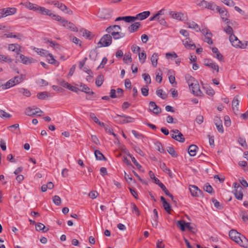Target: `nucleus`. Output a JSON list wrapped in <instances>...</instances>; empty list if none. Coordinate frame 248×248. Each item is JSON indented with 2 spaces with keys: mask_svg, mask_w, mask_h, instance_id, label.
<instances>
[{
  "mask_svg": "<svg viewBox=\"0 0 248 248\" xmlns=\"http://www.w3.org/2000/svg\"><path fill=\"white\" fill-rule=\"evenodd\" d=\"M163 206L164 207V209L166 211V212L169 214H170L171 207L170 203L166 202L163 204Z\"/></svg>",
  "mask_w": 248,
  "mask_h": 248,
  "instance_id": "nucleus-61",
  "label": "nucleus"
},
{
  "mask_svg": "<svg viewBox=\"0 0 248 248\" xmlns=\"http://www.w3.org/2000/svg\"><path fill=\"white\" fill-rule=\"evenodd\" d=\"M138 55L140 62L141 63H144L146 59V54L145 52L143 50L141 52H140Z\"/></svg>",
  "mask_w": 248,
  "mask_h": 248,
  "instance_id": "nucleus-43",
  "label": "nucleus"
},
{
  "mask_svg": "<svg viewBox=\"0 0 248 248\" xmlns=\"http://www.w3.org/2000/svg\"><path fill=\"white\" fill-rule=\"evenodd\" d=\"M51 15H49V16L51 17V18L56 21H60L62 23V21L64 19V18H62L59 15L54 14L51 12Z\"/></svg>",
  "mask_w": 248,
  "mask_h": 248,
  "instance_id": "nucleus-49",
  "label": "nucleus"
},
{
  "mask_svg": "<svg viewBox=\"0 0 248 248\" xmlns=\"http://www.w3.org/2000/svg\"><path fill=\"white\" fill-rule=\"evenodd\" d=\"M170 15L171 16L177 20H181L182 17L183 16V14L180 12H175L171 11L170 13Z\"/></svg>",
  "mask_w": 248,
  "mask_h": 248,
  "instance_id": "nucleus-29",
  "label": "nucleus"
},
{
  "mask_svg": "<svg viewBox=\"0 0 248 248\" xmlns=\"http://www.w3.org/2000/svg\"><path fill=\"white\" fill-rule=\"evenodd\" d=\"M36 109L37 110L34 111V109L32 108L31 107H28L26 109L25 114L28 116H31L38 114V112L43 113V111L40 109L37 108Z\"/></svg>",
  "mask_w": 248,
  "mask_h": 248,
  "instance_id": "nucleus-18",
  "label": "nucleus"
},
{
  "mask_svg": "<svg viewBox=\"0 0 248 248\" xmlns=\"http://www.w3.org/2000/svg\"><path fill=\"white\" fill-rule=\"evenodd\" d=\"M190 85L189 89L193 94L198 96L202 95V93L200 90V85L197 81H195L194 83H191Z\"/></svg>",
  "mask_w": 248,
  "mask_h": 248,
  "instance_id": "nucleus-8",
  "label": "nucleus"
},
{
  "mask_svg": "<svg viewBox=\"0 0 248 248\" xmlns=\"http://www.w3.org/2000/svg\"><path fill=\"white\" fill-rule=\"evenodd\" d=\"M183 42L185 46L188 49H194L196 48V45L194 44L189 43L187 41H183Z\"/></svg>",
  "mask_w": 248,
  "mask_h": 248,
  "instance_id": "nucleus-48",
  "label": "nucleus"
},
{
  "mask_svg": "<svg viewBox=\"0 0 248 248\" xmlns=\"http://www.w3.org/2000/svg\"><path fill=\"white\" fill-rule=\"evenodd\" d=\"M121 117L124 118L123 119V123L124 124L133 123L135 121V119L134 118H132V117L129 116L122 115Z\"/></svg>",
  "mask_w": 248,
  "mask_h": 248,
  "instance_id": "nucleus-40",
  "label": "nucleus"
},
{
  "mask_svg": "<svg viewBox=\"0 0 248 248\" xmlns=\"http://www.w3.org/2000/svg\"><path fill=\"white\" fill-rule=\"evenodd\" d=\"M113 10L109 8H104L98 12V16L103 19H108L112 17Z\"/></svg>",
  "mask_w": 248,
  "mask_h": 248,
  "instance_id": "nucleus-4",
  "label": "nucleus"
},
{
  "mask_svg": "<svg viewBox=\"0 0 248 248\" xmlns=\"http://www.w3.org/2000/svg\"><path fill=\"white\" fill-rule=\"evenodd\" d=\"M133 18L132 16H119L116 18L115 21H119L121 20H124L126 22H131L132 21V19Z\"/></svg>",
  "mask_w": 248,
  "mask_h": 248,
  "instance_id": "nucleus-39",
  "label": "nucleus"
},
{
  "mask_svg": "<svg viewBox=\"0 0 248 248\" xmlns=\"http://www.w3.org/2000/svg\"><path fill=\"white\" fill-rule=\"evenodd\" d=\"M140 22H136L132 24L128 28V30L130 33L137 31L140 27Z\"/></svg>",
  "mask_w": 248,
  "mask_h": 248,
  "instance_id": "nucleus-23",
  "label": "nucleus"
},
{
  "mask_svg": "<svg viewBox=\"0 0 248 248\" xmlns=\"http://www.w3.org/2000/svg\"><path fill=\"white\" fill-rule=\"evenodd\" d=\"M198 147L195 144L190 145L188 148V152L189 155L191 156H194L196 155L197 149Z\"/></svg>",
  "mask_w": 248,
  "mask_h": 248,
  "instance_id": "nucleus-27",
  "label": "nucleus"
},
{
  "mask_svg": "<svg viewBox=\"0 0 248 248\" xmlns=\"http://www.w3.org/2000/svg\"><path fill=\"white\" fill-rule=\"evenodd\" d=\"M167 151L172 157H176L178 156L177 154L174 150V149L173 147H168L167 148Z\"/></svg>",
  "mask_w": 248,
  "mask_h": 248,
  "instance_id": "nucleus-44",
  "label": "nucleus"
},
{
  "mask_svg": "<svg viewBox=\"0 0 248 248\" xmlns=\"http://www.w3.org/2000/svg\"><path fill=\"white\" fill-rule=\"evenodd\" d=\"M19 56L21 59V62L23 64H29L34 62V60L32 58H30L22 54H20Z\"/></svg>",
  "mask_w": 248,
  "mask_h": 248,
  "instance_id": "nucleus-21",
  "label": "nucleus"
},
{
  "mask_svg": "<svg viewBox=\"0 0 248 248\" xmlns=\"http://www.w3.org/2000/svg\"><path fill=\"white\" fill-rule=\"evenodd\" d=\"M97 55V53L96 51L95 50H92L90 52L89 58L93 61H95L96 59Z\"/></svg>",
  "mask_w": 248,
  "mask_h": 248,
  "instance_id": "nucleus-56",
  "label": "nucleus"
},
{
  "mask_svg": "<svg viewBox=\"0 0 248 248\" xmlns=\"http://www.w3.org/2000/svg\"><path fill=\"white\" fill-rule=\"evenodd\" d=\"M121 30V27L119 25H112L109 26L106 29V31L108 33H112V32H116L120 31Z\"/></svg>",
  "mask_w": 248,
  "mask_h": 248,
  "instance_id": "nucleus-24",
  "label": "nucleus"
},
{
  "mask_svg": "<svg viewBox=\"0 0 248 248\" xmlns=\"http://www.w3.org/2000/svg\"><path fill=\"white\" fill-rule=\"evenodd\" d=\"M4 36H5L6 38H17L18 39H21V38L23 37V36L22 34L17 33L16 35H14L13 33L10 32L7 34H4Z\"/></svg>",
  "mask_w": 248,
  "mask_h": 248,
  "instance_id": "nucleus-36",
  "label": "nucleus"
},
{
  "mask_svg": "<svg viewBox=\"0 0 248 248\" xmlns=\"http://www.w3.org/2000/svg\"><path fill=\"white\" fill-rule=\"evenodd\" d=\"M47 42L49 43V45L51 47H53L55 48H60V45L56 42L52 41L51 40H49V39L47 40Z\"/></svg>",
  "mask_w": 248,
  "mask_h": 248,
  "instance_id": "nucleus-62",
  "label": "nucleus"
},
{
  "mask_svg": "<svg viewBox=\"0 0 248 248\" xmlns=\"http://www.w3.org/2000/svg\"><path fill=\"white\" fill-rule=\"evenodd\" d=\"M229 40L232 45L237 48H241L243 43H242L234 34H231L229 37Z\"/></svg>",
  "mask_w": 248,
  "mask_h": 248,
  "instance_id": "nucleus-11",
  "label": "nucleus"
},
{
  "mask_svg": "<svg viewBox=\"0 0 248 248\" xmlns=\"http://www.w3.org/2000/svg\"><path fill=\"white\" fill-rule=\"evenodd\" d=\"M33 50L39 55L41 56L47 57L49 54V52L45 49L39 48L34 47Z\"/></svg>",
  "mask_w": 248,
  "mask_h": 248,
  "instance_id": "nucleus-26",
  "label": "nucleus"
},
{
  "mask_svg": "<svg viewBox=\"0 0 248 248\" xmlns=\"http://www.w3.org/2000/svg\"><path fill=\"white\" fill-rule=\"evenodd\" d=\"M189 190L192 196L200 197L202 194V192L195 185L190 186Z\"/></svg>",
  "mask_w": 248,
  "mask_h": 248,
  "instance_id": "nucleus-13",
  "label": "nucleus"
},
{
  "mask_svg": "<svg viewBox=\"0 0 248 248\" xmlns=\"http://www.w3.org/2000/svg\"><path fill=\"white\" fill-rule=\"evenodd\" d=\"M202 33L205 36H212V34L210 32V30L208 29L207 28H204L202 29L201 31Z\"/></svg>",
  "mask_w": 248,
  "mask_h": 248,
  "instance_id": "nucleus-64",
  "label": "nucleus"
},
{
  "mask_svg": "<svg viewBox=\"0 0 248 248\" xmlns=\"http://www.w3.org/2000/svg\"><path fill=\"white\" fill-rule=\"evenodd\" d=\"M114 40H118L119 39L123 38L125 34L124 33L120 32V31L116 32H112V33L109 34Z\"/></svg>",
  "mask_w": 248,
  "mask_h": 248,
  "instance_id": "nucleus-28",
  "label": "nucleus"
},
{
  "mask_svg": "<svg viewBox=\"0 0 248 248\" xmlns=\"http://www.w3.org/2000/svg\"><path fill=\"white\" fill-rule=\"evenodd\" d=\"M127 155L129 156L132 160V161L133 162V163L135 164V165L137 167V168L138 169V170L140 171L143 172L144 170H142V166L137 162L136 159L134 157H133L129 153L127 154Z\"/></svg>",
  "mask_w": 248,
  "mask_h": 248,
  "instance_id": "nucleus-30",
  "label": "nucleus"
},
{
  "mask_svg": "<svg viewBox=\"0 0 248 248\" xmlns=\"http://www.w3.org/2000/svg\"><path fill=\"white\" fill-rule=\"evenodd\" d=\"M229 235L230 238L243 248L248 247V240L243 235L238 232L235 230H231Z\"/></svg>",
  "mask_w": 248,
  "mask_h": 248,
  "instance_id": "nucleus-1",
  "label": "nucleus"
},
{
  "mask_svg": "<svg viewBox=\"0 0 248 248\" xmlns=\"http://www.w3.org/2000/svg\"><path fill=\"white\" fill-rule=\"evenodd\" d=\"M186 223L184 220H178L177 222V226L181 231H185L186 228Z\"/></svg>",
  "mask_w": 248,
  "mask_h": 248,
  "instance_id": "nucleus-34",
  "label": "nucleus"
},
{
  "mask_svg": "<svg viewBox=\"0 0 248 248\" xmlns=\"http://www.w3.org/2000/svg\"><path fill=\"white\" fill-rule=\"evenodd\" d=\"M51 11H50L44 7L40 6L39 7V12H38L39 14H41L43 15L49 16V15H50V14H51Z\"/></svg>",
  "mask_w": 248,
  "mask_h": 248,
  "instance_id": "nucleus-35",
  "label": "nucleus"
},
{
  "mask_svg": "<svg viewBox=\"0 0 248 248\" xmlns=\"http://www.w3.org/2000/svg\"><path fill=\"white\" fill-rule=\"evenodd\" d=\"M170 132L173 133L171 134V138L172 139L182 143L185 141L183 135L178 129H173L170 131Z\"/></svg>",
  "mask_w": 248,
  "mask_h": 248,
  "instance_id": "nucleus-6",
  "label": "nucleus"
},
{
  "mask_svg": "<svg viewBox=\"0 0 248 248\" xmlns=\"http://www.w3.org/2000/svg\"><path fill=\"white\" fill-rule=\"evenodd\" d=\"M212 201L214 204V206L216 208L218 209H222L223 208V206L221 205L219 202H218L216 199L212 198Z\"/></svg>",
  "mask_w": 248,
  "mask_h": 248,
  "instance_id": "nucleus-53",
  "label": "nucleus"
},
{
  "mask_svg": "<svg viewBox=\"0 0 248 248\" xmlns=\"http://www.w3.org/2000/svg\"><path fill=\"white\" fill-rule=\"evenodd\" d=\"M238 105L239 100L238 99L237 96H235L234 97L232 101V109L233 113L236 115H237L238 113Z\"/></svg>",
  "mask_w": 248,
  "mask_h": 248,
  "instance_id": "nucleus-17",
  "label": "nucleus"
},
{
  "mask_svg": "<svg viewBox=\"0 0 248 248\" xmlns=\"http://www.w3.org/2000/svg\"><path fill=\"white\" fill-rule=\"evenodd\" d=\"M160 167L164 172L168 173L171 178H172L171 171L168 168H167L165 163H163L161 164Z\"/></svg>",
  "mask_w": 248,
  "mask_h": 248,
  "instance_id": "nucleus-37",
  "label": "nucleus"
},
{
  "mask_svg": "<svg viewBox=\"0 0 248 248\" xmlns=\"http://www.w3.org/2000/svg\"><path fill=\"white\" fill-rule=\"evenodd\" d=\"M204 64L212 69L216 70L217 73L219 71L218 65L210 59H205L204 60Z\"/></svg>",
  "mask_w": 248,
  "mask_h": 248,
  "instance_id": "nucleus-9",
  "label": "nucleus"
},
{
  "mask_svg": "<svg viewBox=\"0 0 248 248\" xmlns=\"http://www.w3.org/2000/svg\"><path fill=\"white\" fill-rule=\"evenodd\" d=\"M131 50L134 53L139 54L140 51V48L136 45H133L131 46Z\"/></svg>",
  "mask_w": 248,
  "mask_h": 248,
  "instance_id": "nucleus-58",
  "label": "nucleus"
},
{
  "mask_svg": "<svg viewBox=\"0 0 248 248\" xmlns=\"http://www.w3.org/2000/svg\"><path fill=\"white\" fill-rule=\"evenodd\" d=\"M222 2L224 3L225 5L232 7L235 5V2L232 0H220Z\"/></svg>",
  "mask_w": 248,
  "mask_h": 248,
  "instance_id": "nucleus-57",
  "label": "nucleus"
},
{
  "mask_svg": "<svg viewBox=\"0 0 248 248\" xmlns=\"http://www.w3.org/2000/svg\"><path fill=\"white\" fill-rule=\"evenodd\" d=\"M104 81V76L102 75H98L95 80V84L97 87L101 86Z\"/></svg>",
  "mask_w": 248,
  "mask_h": 248,
  "instance_id": "nucleus-41",
  "label": "nucleus"
},
{
  "mask_svg": "<svg viewBox=\"0 0 248 248\" xmlns=\"http://www.w3.org/2000/svg\"><path fill=\"white\" fill-rule=\"evenodd\" d=\"M150 15V12L149 11H144L141 13H140L136 15V16L132 17L134 18L132 19V21L134 22L136 20L140 19V20H142L147 18Z\"/></svg>",
  "mask_w": 248,
  "mask_h": 248,
  "instance_id": "nucleus-12",
  "label": "nucleus"
},
{
  "mask_svg": "<svg viewBox=\"0 0 248 248\" xmlns=\"http://www.w3.org/2000/svg\"><path fill=\"white\" fill-rule=\"evenodd\" d=\"M158 59V54L156 53H154L151 58L152 64L154 67H156L157 66Z\"/></svg>",
  "mask_w": 248,
  "mask_h": 248,
  "instance_id": "nucleus-32",
  "label": "nucleus"
},
{
  "mask_svg": "<svg viewBox=\"0 0 248 248\" xmlns=\"http://www.w3.org/2000/svg\"><path fill=\"white\" fill-rule=\"evenodd\" d=\"M16 85V84L15 82V81L13 79V78H11V79L9 80L7 82H6L4 85H3V89H7L10 87H12Z\"/></svg>",
  "mask_w": 248,
  "mask_h": 248,
  "instance_id": "nucleus-31",
  "label": "nucleus"
},
{
  "mask_svg": "<svg viewBox=\"0 0 248 248\" xmlns=\"http://www.w3.org/2000/svg\"><path fill=\"white\" fill-rule=\"evenodd\" d=\"M131 205L132 212L136 213L137 216H139L140 215V211L134 202H132Z\"/></svg>",
  "mask_w": 248,
  "mask_h": 248,
  "instance_id": "nucleus-52",
  "label": "nucleus"
},
{
  "mask_svg": "<svg viewBox=\"0 0 248 248\" xmlns=\"http://www.w3.org/2000/svg\"><path fill=\"white\" fill-rule=\"evenodd\" d=\"M53 201L55 205L59 206L61 204V200L59 196L55 195L53 197Z\"/></svg>",
  "mask_w": 248,
  "mask_h": 248,
  "instance_id": "nucleus-55",
  "label": "nucleus"
},
{
  "mask_svg": "<svg viewBox=\"0 0 248 248\" xmlns=\"http://www.w3.org/2000/svg\"><path fill=\"white\" fill-rule=\"evenodd\" d=\"M80 32H82V35L83 36L85 37L86 38L91 39L90 36L91 35V32L86 30V29H82L80 31Z\"/></svg>",
  "mask_w": 248,
  "mask_h": 248,
  "instance_id": "nucleus-50",
  "label": "nucleus"
},
{
  "mask_svg": "<svg viewBox=\"0 0 248 248\" xmlns=\"http://www.w3.org/2000/svg\"><path fill=\"white\" fill-rule=\"evenodd\" d=\"M149 111L157 115L161 112V109L155 102L150 101L149 102Z\"/></svg>",
  "mask_w": 248,
  "mask_h": 248,
  "instance_id": "nucleus-10",
  "label": "nucleus"
},
{
  "mask_svg": "<svg viewBox=\"0 0 248 248\" xmlns=\"http://www.w3.org/2000/svg\"><path fill=\"white\" fill-rule=\"evenodd\" d=\"M204 190L209 193H212L213 192V189L211 186H210L208 183H206L204 186Z\"/></svg>",
  "mask_w": 248,
  "mask_h": 248,
  "instance_id": "nucleus-54",
  "label": "nucleus"
},
{
  "mask_svg": "<svg viewBox=\"0 0 248 248\" xmlns=\"http://www.w3.org/2000/svg\"><path fill=\"white\" fill-rule=\"evenodd\" d=\"M80 89L79 90L80 91L85 93L89 95H93L94 94V93L91 91L90 88L85 84L81 83L80 85Z\"/></svg>",
  "mask_w": 248,
  "mask_h": 248,
  "instance_id": "nucleus-20",
  "label": "nucleus"
},
{
  "mask_svg": "<svg viewBox=\"0 0 248 248\" xmlns=\"http://www.w3.org/2000/svg\"><path fill=\"white\" fill-rule=\"evenodd\" d=\"M233 187L234 188V194L236 199L238 200H242L243 197V187L238 183H233Z\"/></svg>",
  "mask_w": 248,
  "mask_h": 248,
  "instance_id": "nucleus-5",
  "label": "nucleus"
},
{
  "mask_svg": "<svg viewBox=\"0 0 248 248\" xmlns=\"http://www.w3.org/2000/svg\"><path fill=\"white\" fill-rule=\"evenodd\" d=\"M62 24L64 27L71 30L73 31H78V28L76 27V26L73 23L68 22L67 20H65V19H64L63 20H62Z\"/></svg>",
  "mask_w": 248,
  "mask_h": 248,
  "instance_id": "nucleus-14",
  "label": "nucleus"
},
{
  "mask_svg": "<svg viewBox=\"0 0 248 248\" xmlns=\"http://www.w3.org/2000/svg\"><path fill=\"white\" fill-rule=\"evenodd\" d=\"M216 9L219 13L222 20L229 16V14L225 8H220L219 6H217Z\"/></svg>",
  "mask_w": 248,
  "mask_h": 248,
  "instance_id": "nucleus-15",
  "label": "nucleus"
},
{
  "mask_svg": "<svg viewBox=\"0 0 248 248\" xmlns=\"http://www.w3.org/2000/svg\"><path fill=\"white\" fill-rule=\"evenodd\" d=\"M24 76L23 75H21L20 77L16 76L13 78V79L15 81V82L16 84H18L21 83L24 79L23 77Z\"/></svg>",
  "mask_w": 248,
  "mask_h": 248,
  "instance_id": "nucleus-59",
  "label": "nucleus"
},
{
  "mask_svg": "<svg viewBox=\"0 0 248 248\" xmlns=\"http://www.w3.org/2000/svg\"><path fill=\"white\" fill-rule=\"evenodd\" d=\"M0 62L10 63L12 62V59L9 58L7 56L4 55H0Z\"/></svg>",
  "mask_w": 248,
  "mask_h": 248,
  "instance_id": "nucleus-47",
  "label": "nucleus"
},
{
  "mask_svg": "<svg viewBox=\"0 0 248 248\" xmlns=\"http://www.w3.org/2000/svg\"><path fill=\"white\" fill-rule=\"evenodd\" d=\"M0 117L2 118H9L11 117V115L0 109Z\"/></svg>",
  "mask_w": 248,
  "mask_h": 248,
  "instance_id": "nucleus-60",
  "label": "nucleus"
},
{
  "mask_svg": "<svg viewBox=\"0 0 248 248\" xmlns=\"http://www.w3.org/2000/svg\"><path fill=\"white\" fill-rule=\"evenodd\" d=\"M214 123L217 126V128L219 133L224 132V129L222 125L221 120L218 117H216L214 119Z\"/></svg>",
  "mask_w": 248,
  "mask_h": 248,
  "instance_id": "nucleus-16",
  "label": "nucleus"
},
{
  "mask_svg": "<svg viewBox=\"0 0 248 248\" xmlns=\"http://www.w3.org/2000/svg\"><path fill=\"white\" fill-rule=\"evenodd\" d=\"M199 6L214 11L217 7V5L214 2H208L205 0H202L200 2L197 4Z\"/></svg>",
  "mask_w": 248,
  "mask_h": 248,
  "instance_id": "nucleus-7",
  "label": "nucleus"
},
{
  "mask_svg": "<svg viewBox=\"0 0 248 248\" xmlns=\"http://www.w3.org/2000/svg\"><path fill=\"white\" fill-rule=\"evenodd\" d=\"M48 96L47 92H40L37 93V97L39 99L44 100Z\"/></svg>",
  "mask_w": 248,
  "mask_h": 248,
  "instance_id": "nucleus-46",
  "label": "nucleus"
},
{
  "mask_svg": "<svg viewBox=\"0 0 248 248\" xmlns=\"http://www.w3.org/2000/svg\"><path fill=\"white\" fill-rule=\"evenodd\" d=\"M186 24L187 25L188 28L196 30L197 31H201L199 26L194 21H192L191 22H187Z\"/></svg>",
  "mask_w": 248,
  "mask_h": 248,
  "instance_id": "nucleus-33",
  "label": "nucleus"
},
{
  "mask_svg": "<svg viewBox=\"0 0 248 248\" xmlns=\"http://www.w3.org/2000/svg\"><path fill=\"white\" fill-rule=\"evenodd\" d=\"M17 11L15 7H8L0 9V19L14 15Z\"/></svg>",
  "mask_w": 248,
  "mask_h": 248,
  "instance_id": "nucleus-3",
  "label": "nucleus"
},
{
  "mask_svg": "<svg viewBox=\"0 0 248 248\" xmlns=\"http://www.w3.org/2000/svg\"><path fill=\"white\" fill-rule=\"evenodd\" d=\"M142 77L144 78V81L146 82L147 84H150L151 82V80L150 78V76L148 74H143L142 75Z\"/></svg>",
  "mask_w": 248,
  "mask_h": 248,
  "instance_id": "nucleus-63",
  "label": "nucleus"
},
{
  "mask_svg": "<svg viewBox=\"0 0 248 248\" xmlns=\"http://www.w3.org/2000/svg\"><path fill=\"white\" fill-rule=\"evenodd\" d=\"M112 43V37L109 34L104 35L98 43V47H106Z\"/></svg>",
  "mask_w": 248,
  "mask_h": 248,
  "instance_id": "nucleus-2",
  "label": "nucleus"
},
{
  "mask_svg": "<svg viewBox=\"0 0 248 248\" xmlns=\"http://www.w3.org/2000/svg\"><path fill=\"white\" fill-rule=\"evenodd\" d=\"M157 95L163 99H165L167 97V95L166 93H163V91L162 89H157L156 91Z\"/></svg>",
  "mask_w": 248,
  "mask_h": 248,
  "instance_id": "nucleus-45",
  "label": "nucleus"
},
{
  "mask_svg": "<svg viewBox=\"0 0 248 248\" xmlns=\"http://www.w3.org/2000/svg\"><path fill=\"white\" fill-rule=\"evenodd\" d=\"M94 155L97 160H106V158L104 156V155L101 153V152L99 150H95L94 151Z\"/></svg>",
  "mask_w": 248,
  "mask_h": 248,
  "instance_id": "nucleus-38",
  "label": "nucleus"
},
{
  "mask_svg": "<svg viewBox=\"0 0 248 248\" xmlns=\"http://www.w3.org/2000/svg\"><path fill=\"white\" fill-rule=\"evenodd\" d=\"M202 88L207 94H208L210 96H212L215 94V91L209 85L203 84Z\"/></svg>",
  "mask_w": 248,
  "mask_h": 248,
  "instance_id": "nucleus-22",
  "label": "nucleus"
},
{
  "mask_svg": "<svg viewBox=\"0 0 248 248\" xmlns=\"http://www.w3.org/2000/svg\"><path fill=\"white\" fill-rule=\"evenodd\" d=\"M212 52L216 54V56H214L220 62L224 61V57L223 55L219 52L218 49L216 47H213L212 48Z\"/></svg>",
  "mask_w": 248,
  "mask_h": 248,
  "instance_id": "nucleus-25",
  "label": "nucleus"
},
{
  "mask_svg": "<svg viewBox=\"0 0 248 248\" xmlns=\"http://www.w3.org/2000/svg\"><path fill=\"white\" fill-rule=\"evenodd\" d=\"M18 92L26 97H30L31 95V92L27 89L24 88H19L18 89Z\"/></svg>",
  "mask_w": 248,
  "mask_h": 248,
  "instance_id": "nucleus-42",
  "label": "nucleus"
},
{
  "mask_svg": "<svg viewBox=\"0 0 248 248\" xmlns=\"http://www.w3.org/2000/svg\"><path fill=\"white\" fill-rule=\"evenodd\" d=\"M47 56H49V59H47V62L49 63L54 64V65L58 64L57 61L54 58L52 54L49 53V54L47 55Z\"/></svg>",
  "mask_w": 248,
  "mask_h": 248,
  "instance_id": "nucleus-51",
  "label": "nucleus"
},
{
  "mask_svg": "<svg viewBox=\"0 0 248 248\" xmlns=\"http://www.w3.org/2000/svg\"><path fill=\"white\" fill-rule=\"evenodd\" d=\"M8 49L10 51H15L17 54H19L21 51V46L17 44H11L9 45Z\"/></svg>",
  "mask_w": 248,
  "mask_h": 248,
  "instance_id": "nucleus-19",
  "label": "nucleus"
}]
</instances>
